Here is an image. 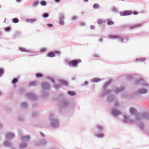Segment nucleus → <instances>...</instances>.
<instances>
[{
  "mask_svg": "<svg viewBox=\"0 0 149 149\" xmlns=\"http://www.w3.org/2000/svg\"><path fill=\"white\" fill-rule=\"evenodd\" d=\"M81 61L80 60L78 59L77 60H74L70 61L69 62V65H70L73 66H76L77 64L80 63Z\"/></svg>",
  "mask_w": 149,
  "mask_h": 149,
  "instance_id": "1",
  "label": "nucleus"
},
{
  "mask_svg": "<svg viewBox=\"0 0 149 149\" xmlns=\"http://www.w3.org/2000/svg\"><path fill=\"white\" fill-rule=\"evenodd\" d=\"M60 52L58 51L54 52H51L48 53V56L49 57H52L54 56L58 55H59L60 54Z\"/></svg>",
  "mask_w": 149,
  "mask_h": 149,
  "instance_id": "2",
  "label": "nucleus"
},
{
  "mask_svg": "<svg viewBox=\"0 0 149 149\" xmlns=\"http://www.w3.org/2000/svg\"><path fill=\"white\" fill-rule=\"evenodd\" d=\"M132 13L131 11H126L120 13V15L121 16H126L131 15Z\"/></svg>",
  "mask_w": 149,
  "mask_h": 149,
  "instance_id": "3",
  "label": "nucleus"
},
{
  "mask_svg": "<svg viewBox=\"0 0 149 149\" xmlns=\"http://www.w3.org/2000/svg\"><path fill=\"white\" fill-rule=\"evenodd\" d=\"M112 113L113 114L114 116H117L118 115H119L121 113L120 112L116 110H114L113 111Z\"/></svg>",
  "mask_w": 149,
  "mask_h": 149,
  "instance_id": "4",
  "label": "nucleus"
},
{
  "mask_svg": "<svg viewBox=\"0 0 149 149\" xmlns=\"http://www.w3.org/2000/svg\"><path fill=\"white\" fill-rule=\"evenodd\" d=\"M142 25V24L141 23H139L137 24H135L134 25L131 26L130 27V28L131 29H132L133 28H135L136 27H139L140 26H141Z\"/></svg>",
  "mask_w": 149,
  "mask_h": 149,
  "instance_id": "5",
  "label": "nucleus"
},
{
  "mask_svg": "<svg viewBox=\"0 0 149 149\" xmlns=\"http://www.w3.org/2000/svg\"><path fill=\"white\" fill-rule=\"evenodd\" d=\"M108 37L110 38H120V36L118 35H109Z\"/></svg>",
  "mask_w": 149,
  "mask_h": 149,
  "instance_id": "6",
  "label": "nucleus"
},
{
  "mask_svg": "<svg viewBox=\"0 0 149 149\" xmlns=\"http://www.w3.org/2000/svg\"><path fill=\"white\" fill-rule=\"evenodd\" d=\"M60 82L61 84L63 85L66 86L68 85V82L65 81L61 80L60 81Z\"/></svg>",
  "mask_w": 149,
  "mask_h": 149,
  "instance_id": "7",
  "label": "nucleus"
},
{
  "mask_svg": "<svg viewBox=\"0 0 149 149\" xmlns=\"http://www.w3.org/2000/svg\"><path fill=\"white\" fill-rule=\"evenodd\" d=\"M135 110L133 108L130 109V112L131 114H133L135 113Z\"/></svg>",
  "mask_w": 149,
  "mask_h": 149,
  "instance_id": "8",
  "label": "nucleus"
},
{
  "mask_svg": "<svg viewBox=\"0 0 149 149\" xmlns=\"http://www.w3.org/2000/svg\"><path fill=\"white\" fill-rule=\"evenodd\" d=\"M14 135L12 133H8L7 134L6 136L8 138H11L13 137Z\"/></svg>",
  "mask_w": 149,
  "mask_h": 149,
  "instance_id": "9",
  "label": "nucleus"
},
{
  "mask_svg": "<svg viewBox=\"0 0 149 149\" xmlns=\"http://www.w3.org/2000/svg\"><path fill=\"white\" fill-rule=\"evenodd\" d=\"M37 82L36 81H34L30 82L29 84V85L30 86H35Z\"/></svg>",
  "mask_w": 149,
  "mask_h": 149,
  "instance_id": "10",
  "label": "nucleus"
},
{
  "mask_svg": "<svg viewBox=\"0 0 149 149\" xmlns=\"http://www.w3.org/2000/svg\"><path fill=\"white\" fill-rule=\"evenodd\" d=\"M68 93L69 95L72 96H74L76 94V93L74 91H69Z\"/></svg>",
  "mask_w": 149,
  "mask_h": 149,
  "instance_id": "11",
  "label": "nucleus"
},
{
  "mask_svg": "<svg viewBox=\"0 0 149 149\" xmlns=\"http://www.w3.org/2000/svg\"><path fill=\"white\" fill-rule=\"evenodd\" d=\"M36 21L35 19H26V21L28 22L32 23L35 22Z\"/></svg>",
  "mask_w": 149,
  "mask_h": 149,
  "instance_id": "12",
  "label": "nucleus"
},
{
  "mask_svg": "<svg viewBox=\"0 0 149 149\" xmlns=\"http://www.w3.org/2000/svg\"><path fill=\"white\" fill-rule=\"evenodd\" d=\"M36 77L38 78L42 77L43 76L42 74L39 73L36 74Z\"/></svg>",
  "mask_w": 149,
  "mask_h": 149,
  "instance_id": "13",
  "label": "nucleus"
},
{
  "mask_svg": "<svg viewBox=\"0 0 149 149\" xmlns=\"http://www.w3.org/2000/svg\"><path fill=\"white\" fill-rule=\"evenodd\" d=\"M100 79L97 78H94L93 79L92 81L93 82H97L100 81Z\"/></svg>",
  "mask_w": 149,
  "mask_h": 149,
  "instance_id": "14",
  "label": "nucleus"
},
{
  "mask_svg": "<svg viewBox=\"0 0 149 149\" xmlns=\"http://www.w3.org/2000/svg\"><path fill=\"white\" fill-rule=\"evenodd\" d=\"M19 50L20 51L22 52H28V51L27 50L22 48H19Z\"/></svg>",
  "mask_w": 149,
  "mask_h": 149,
  "instance_id": "15",
  "label": "nucleus"
},
{
  "mask_svg": "<svg viewBox=\"0 0 149 149\" xmlns=\"http://www.w3.org/2000/svg\"><path fill=\"white\" fill-rule=\"evenodd\" d=\"M42 86L45 88H48L49 87V85L46 83H43L42 84Z\"/></svg>",
  "mask_w": 149,
  "mask_h": 149,
  "instance_id": "16",
  "label": "nucleus"
},
{
  "mask_svg": "<svg viewBox=\"0 0 149 149\" xmlns=\"http://www.w3.org/2000/svg\"><path fill=\"white\" fill-rule=\"evenodd\" d=\"M38 1H34L33 4V6L34 7L37 6L38 5Z\"/></svg>",
  "mask_w": 149,
  "mask_h": 149,
  "instance_id": "17",
  "label": "nucleus"
},
{
  "mask_svg": "<svg viewBox=\"0 0 149 149\" xmlns=\"http://www.w3.org/2000/svg\"><path fill=\"white\" fill-rule=\"evenodd\" d=\"M139 91H140V92L141 93H145L147 91H146V90L145 89H142L140 90Z\"/></svg>",
  "mask_w": 149,
  "mask_h": 149,
  "instance_id": "18",
  "label": "nucleus"
},
{
  "mask_svg": "<svg viewBox=\"0 0 149 149\" xmlns=\"http://www.w3.org/2000/svg\"><path fill=\"white\" fill-rule=\"evenodd\" d=\"M96 136L99 138H103L104 137V135L102 134H97Z\"/></svg>",
  "mask_w": 149,
  "mask_h": 149,
  "instance_id": "19",
  "label": "nucleus"
},
{
  "mask_svg": "<svg viewBox=\"0 0 149 149\" xmlns=\"http://www.w3.org/2000/svg\"><path fill=\"white\" fill-rule=\"evenodd\" d=\"M18 81V80L17 78H14L13 79L12 81V83L13 84H15Z\"/></svg>",
  "mask_w": 149,
  "mask_h": 149,
  "instance_id": "20",
  "label": "nucleus"
},
{
  "mask_svg": "<svg viewBox=\"0 0 149 149\" xmlns=\"http://www.w3.org/2000/svg\"><path fill=\"white\" fill-rule=\"evenodd\" d=\"M99 5L97 4H95L93 5V7L94 9H97L99 8Z\"/></svg>",
  "mask_w": 149,
  "mask_h": 149,
  "instance_id": "21",
  "label": "nucleus"
},
{
  "mask_svg": "<svg viewBox=\"0 0 149 149\" xmlns=\"http://www.w3.org/2000/svg\"><path fill=\"white\" fill-rule=\"evenodd\" d=\"M104 21L102 19H99L97 21V23L98 24H101Z\"/></svg>",
  "mask_w": 149,
  "mask_h": 149,
  "instance_id": "22",
  "label": "nucleus"
},
{
  "mask_svg": "<svg viewBox=\"0 0 149 149\" xmlns=\"http://www.w3.org/2000/svg\"><path fill=\"white\" fill-rule=\"evenodd\" d=\"M114 24V22L112 21H109L107 23V25H113Z\"/></svg>",
  "mask_w": 149,
  "mask_h": 149,
  "instance_id": "23",
  "label": "nucleus"
},
{
  "mask_svg": "<svg viewBox=\"0 0 149 149\" xmlns=\"http://www.w3.org/2000/svg\"><path fill=\"white\" fill-rule=\"evenodd\" d=\"M13 21L15 23H17L18 22V20L17 18H14L13 19Z\"/></svg>",
  "mask_w": 149,
  "mask_h": 149,
  "instance_id": "24",
  "label": "nucleus"
},
{
  "mask_svg": "<svg viewBox=\"0 0 149 149\" xmlns=\"http://www.w3.org/2000/svg\"><path fill=\"white\" fill-rule=\"evenodd\" d=\"M29 138V136H27L22 138V139H25L26 140H28Z\"/></svg>",
  "mask_w": 149,
  "mask_h": 149,
  "instance_id": "25",
  "label": "nucleus"
},
{
  "mask_svg": "<svg viewBox=\"0 0 149 149\" xmlns=\"http://www.w3.org/2000/svg\"><path fill=\"white\" fill-rule=\"evenodd\" d=\"M41 4L43 6H45L46 5V3L44 1H42L41 2Z\"/></svg>",
  "mask_w": 149,
  "mask_h": 149,
  "instance_id": "26",
  "label": "nucleus"
},
{
  "mask_svg": "<svg viewBox=\"0 0 149 149\" xmlns=\"http://www.w3.org/2000/svg\"><path fill=\"white\" fill-rule=\"evenodd\" d=\"M59 24L61 25H63L64 24V22L63 20L61 19L59 22Z\"/></svg>",
  "mask_w": 149,
  "mask_h": 149,
  "instance_id": "27",
  "label": "nucleus"
},
{
  "mask_svg": "<svg viewBox=\"0 0 149 149\" xmlns=\"http://www.w3.org/2000/svg\"><path fill=\"white\" fill-rule=\"evenodd\" d=\"M97 128H98V129L99 130V131H101L102 130V127L99 126H97Z\"/></svg>",
  "mask_w": 149,
  "mask_h": 149,
  "instance_id": "28",
  "label": "nucleus"
},
{
  "mask_svg": "<svg viewBox=\"0 0 149 149\" xmlns=\"http://www.w3.org/2000/svg\"><path fill=\"white\" fill-rule=\"evenodd\" d=\"M49 16V14L48 13H44L43 15V16L44 17L46 18L47 17Z\"/></svg>",
  "mask_w": 149,
  "mask_h": 149,
  "instance_id": "29",
  "label": "nucleus"
},
{
  "mask_svg": "<svg viewBox=\"0 0 149 149\" xmlns=\"http://www.w3.org/2000/svg\"><path fill=\"white\" fill-rule=\"evenodd\" d=\"M10 27H6L5 29V31H10Z\"/></svg>",
  "mask_w": 149,
  "mask_h": 149,
  "instance_id": "30",
  "label": "nucleus"
},
{
  "mask_svg": "<svg viewBox=\"0 0 149 149\" xmlns=\"http://www.w3.org/2000/svg\"><path fill=\"white\" fill-rule=\"evenodd\" d=\"M3 69L1 68H0V76L3 73Z\"/></svg>",
  "mask_w": 149,
  "mask_h": 149,
  "instance_id": "31",
  "label": "nucleus"
},
{
  "mask_svg": "<svg viewBox=\"0 0 149 149\" xmlns=\"http://www.w3.org/2000/svg\"><path fill=\"white\" fill-rule=\"evenodd\" d=\"M143 116H144L145 117V118H146V119H148V118L147 117H149V115H148V114L147 113H145L144 114H143Z\"/></svg>",
  "mask_w": 149,
  "mask_h": 149,
  "instance_id": "32",
  "label": "nucleus"
},
{
  "mask_svg": "<svg viewBox=\"0 0 149 149\" xmlns=\"http://www.w3.org/2000/svg\"><path fill=\"white\" fill-rule=\"evenodd\" d=\"M64 18V16L63 15L61 14L60 15V18L61 19H63Z\"/></svg>",
  "mask_w": 149,
  "mask_h": 149,
  "instance_id": "33",
  "label": "nucleus"
},
{
  "mask_svg": "<svg viewBox=\"0 0 149 149\" xmlns=\"http://www.w3.org/2000/svg\"><path fill=\"white\" fill-rule=\"evenodd\" d=\"M46 51V49L45 48H43L40 50V51L41 52H43Z\"/></svg>",
  "mask_w": 149,
  "mask_h": 149,
  "instance_id": "34",
  "label": "nucleus"
},
{
  "mask_svg": "<svg viewBox=\"0 0 149 149\" xmlns=\"http://www.w3.org/2000/svg\"><path fill=\"white\" fill-rule=\"evenodd\" d=\"M47 25L48 27H52L53 26V25L51 24H48Z\"/></svg>",
  "mask_w": 149,
  "mask_h": 149,
  "instance_id": "35",
  "label": "nucleus"
},
{
  "mask_svg": "<svg viewBox=\"0 0 149 149\" xmlns=\"http://www.w3.org/2000/svg\"><path fill=\"white\" fill-rule=\"evenodd\" d=\"M77 17H76L73 16L72 17V20H74L76 19H77Z\"/></svg>",
  "mask_w": 149,
  "mask_h": 149,
  "instance_id": "36",
  "label": "nucleus"
},
{
  "mask_svg": "<svg viewBox=\"0 0 149 149\" xmlns=\"http://www.w3.org/2000/svg\"><path fill=\"white\" fill-rule=\"evenodd\" d=\"M133 14L135 15H137L138 14V12L136 11H134L133 12Z\"/></svg>",
  "mask_w": 149,
  "mask_h": 149,
  "instance_id": "37",
  "label": "nucleus"
},
{
  "mask_svg": "<svg viewBox=\"0 0 149 149\" xmlns=\"http://www.w3.org/2000/svg\"><path fill=\"white\" fill-rule=\"evenodd\" d=\"M84 22H81L80 23V25L81 26H84Z\"/></svg>",
  "mask_w": 149,
  "mask_h": 149,
  "instance_id": "38",
  "label": "nucleus"
},
{
  "mask_svg": "<svg viewBox=\"0 0 149 149\" xmlns=\"http://www.w3.org/2000/svg\"><path fill=\"white\" fill-rule=\"evenodd\" d=\"M103 40V39L102 38H100L99 39V41H100V42H102V41Z\"/></svg>",
  "mask_w": 149,
  "mask_h": 149,
  "instance_id": "39",
  "label": "nucleus"
},
{
  "mask_svg": "<svg viewBox=\"0 0 149 149\" xmlns=\"http://www.w3.org/2000/svg\"><path fill=\"white\" fill-rule=\"evenodd\" d=\"M9 143L8 142H5L4 144L6 146H7Z\"/></svg>",
  "mask_w": 149,
  "mask_h": 149,
  "instance_id": "40",
  "label": "nucleus"
},
{
  "mask_svg": "<svg viewBox=\"0 0 149 149\" xmlns=\"http://www.w3.org/2000/svg\"><path fill=\"white\" fill-rule=\"evenodd\" d=\"M109 83L107 82V83H106V84H105V85H104V88H105V87H106L107 86V85Z\"/></svg>",
  "mask_w": 149,
  "mask_h": 149,
  "instance_id": "41",
  "label": "nucleus"
},
{
  "mask_svg": "<svg viewBox=\"0 0 149 149\" xmlns=\"http://www.w3.org/2000/svg\"><path fill=\"white\" fill-rule=\"evenodd\" d=\"M60 1V0H55V1L56 3H58Z\"/></svg>",
  "mask_w": 149,
  "mask_h": 149,
  "instance_id": "42",
  "label": "nucleus"
},
{
  "mask_svg": "<svg viewBox=\"0 0 149 149\" xmlns=\"http://www.w3.org/2000/svg\"><path fill=\"white\" fill-rule=\"evenodd\" d=\"M91 28L92 29H94V26H91Z\"/></svg>",
  "mask_w": 149,
  "mask_h": 149,
  "instance_id": "43",
  "label": "nucleus"
},
{
  "mask_svg": "<svg viewBox=\"0 0 149 149\" xmlns=\"http://www.w3.org/2000/svg\"><path fill=\"white\" fill-rule=\"evenodd\" d=\"M54 86L55 88H58V86L57 85H55Z\"/></svg>",
  "mask_w": 149,
  "mask_h": 149,
  "instance_id": "44",
  "label": "nucleus"
},
{
  "mask_svg": "<svg viewBox=\"0 0 149 149\" xmlns=\"http://www.w3.org/2000/svg\"><path fill=\"white\" fill-rule=\"evenodd\" d=\"M88 82L87 81H86L85 82V84L86 85H87V84Z\"/></svg>",
  "mask_w": 149,
  "mask_h": 149,
  "instance_id": "45",
  "label": "nucleus"
},
{
  "mask_svg": "<svg viewBox=\"0 0 149 149\" xmlns=\"http://www.w3.org/2000/svg\"><path fill=\"white\" fill-rule=\"evenodd\" d=\"M16 1L17 2H19L20 1V0H16Z\"/></svg>",
  "mask_w": 149,
  "mask_h": 149,
  "instance_id": "46",
  "label": "nucleus"
},
{
  "mask_svg": "<svg viewBox=\"0 0 149 149\" xmlns=\"http://www.w3.org/2000/svg\"><path fill=\"white\" fill-rule=\"evenodd\" d=\"M23 104V105H26V104L25 103H23V104Z\"/></svg>",
  "mask_w": 149,
  "mask_h": 149,
  "instance_id": "47",
  "label": "nucleus"
},
{
  "mask_svg": "<svg viewBox=\"0 0 149 149\" xmlns=\"http://www.w3.org/2000/svg\"><path fill=\"white\" fill-rule=\"evenodd\" d=\"M84 1H86V2H87L88 1V0H83Z\"/></svg>",
  "mask_w": 149,
  "mask_h": 149,
  "instance_id": "48",
  "label": "nucleus"
},
{
  "mask_svg": "<svg viewBox=\"0 0 149 149\" xmlns=\"http://www.w3.org/2000/svg\"><path fill=\"white\" fill-rule=\"evenodd\" d=\"M123 39H121V42H122V41H123Z\"/></svg>",
  "mask_w": 149,
  "mask_h": 149,
  "instance_id": "49",
  "label": "nucleus"
},
{
  "mask_svg": "<svg viewBox=\"0 0 149 149\" xmlns=\"http://www.w3.org/2000/svg\"><path fill=\"white\" fill-rule=\"evenodd\" d=\"M125 122H127V121H126V118H125Z\"/></svg>",
  "mask_w": 149,
  "mask_h": 149,
  "instance_id": "50",
  "label": "nucleus"
}]
</instances>
